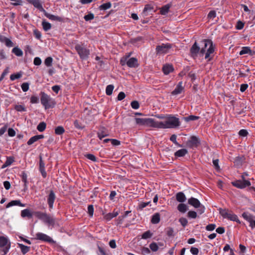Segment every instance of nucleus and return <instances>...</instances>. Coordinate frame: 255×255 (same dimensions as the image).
Returning <instances> with one entry per match:
<instances>
[{"instance_id":"18","label":"nucleus","mask_w":255,"mask_h":255,"mask_svg":"<svg viewBox=\"0 0 255 255\" xmlns=\"http://www.w3.org/2000/svg\"><path fill=\"white\" fill-rule=\"evenodd\" d=\"M0 42L4 43L8 47H12L13 45L11 40L3 35H0Z\"/></svg>"},{"instance_id":"62","label":"nucleus","mask_w":255,"mask_h":255,"mask_svg":"<svg viewBox=\"0 0 255 255\" xmlns=\"http://www.w3.org/2000/svg\"><path fill=\"white\" fill-rule=\"evenodd\" d=\"M33 63L36 66L40 65L41 64V59L38 57H36L34 58V61H33Z\"/></svg>"},{"instance_id":"16","label":"nucleus","mask_w":255,"mask_h":255,"mask_svg":"<svg viewBox=\"0 0 255 255\" xmlns=\"http://www.w3.org/2000/svg\"><path fill=\"white\" fill-rule=\"evenodd\" d=\"M126 64L130 68H135L138 66L137 59L134 57L129 58Z\"/></svg>"},{"instance_id":"25","label":"nucleus","mask_w":255,"mask_h":255,"mask_svg":"<svg viewBox=\"0 0 255 255\" xmlns=\"http://www.w3.org/2000/svg\"><path fill=\"white\" fill-rule=\"evenodd\" d=\"M13 162H14L13 157H10V156L7 157L6 158V161L1 166V168L4 169V168L6 167L7 166L10 165Z\"/></svg>"},{"instance_id":"61","label":"nucleus","mask_w":255,"mask_h":255,"mask_svg":"<svg viewBox=\"0 0 255 255\" xmlns=\"http://www.w3.org/2000/svg\"><path fill=\"white\" fill-rule=\"evenodd\" d=\"M37 139L36 137V135L35 136H32V137H31L29 140L28 141H27V143L28 145H31L32 144H33L34 142H35V141H37Z\"/></svg>"},{"instance_id":"27","label":"nucleus","mask_w":255,"mask_h":255,"mask_svg":"<svg viewBox=\"0 0 255 255\" xmlns=\"http://www.w3.org/2000/svg\"><path fill=\"white\" fill-rule=\"evenodd\" d=\"M42 26L43 30L45 31H47L51 28V24L45 20H43L42 22Z\"/></svg>"},{"instance_id":"56","label":"nucleus","mask_w":255,"mask_h":255,"mask_svg":"<svg viewBox=\"0 0 255 255\" xmlns=\"http://www.w3.org/2000/svg\"><path fill=\"white\" fill-rule=\"evenodd\" d=\"M15 110L17 112H22L25 111V108L23 105H15Z\"/></svg>"},{"instance_id":"46","label":"nucleus","mask_w":255,"mask_h":255,"mask_svg":"<svg viewBox=\"0 0 255 255\" xmlns=\"http://www.w3.org/2000/svg\"><path fill=\"white\" fill-rule=\"evenodd\" d=\"M150 203V201H148L146 202H141L139 204L137 209L138 210H142L144 208L146 207Z\"/></svg>"},{"instance_id":"24","label":"nucleus","mask_w":255,"mask_h":255,"mask_svg":"<svg viewBox=\"0 0 255 255\" xmlns=\"http://www.w3.org/2000/svg\"><path fill=\"white\" fill-rule=\"evenodd\" d=\"M15 205H18V206H20L21 207L25 206V205L21 203V202L19 200H12L6 205V208H8L11 206H15Z\"/></svg>"},{"instance_id":"38","label":"nucleus","mask_w":255,"mask_h":255,"mask_svg":"<svg viewBox=\"0 0 255 255\" xmlns=\"http://www.w3.org/2000/svg\"><path fill=\"white\" fill-rule=\"evenodd\" d=\"M114 86L113 85H109L106 89V93L107 95L110 96L112 94Z\"/></svg>"},{"instance_id":"51","label":"nucleus","mask_w":255,"mask_h":255,"mask_svg":"<svg viewBox=\"0 0 255 255\" xmlns=\"http://www.w3.org/2000/svg\"><path fill=\"white\" fill-rule=\"evenodd\" d=\"M244 23L240 20H239L236 25V28L238 30H241L244 28Z\"/></svg>"},{"instance_id":"44","label":"nucleus","mask_w":255,"mask_h":255,"mask_svg":"<svg viewBox=\"0 0 255 255\" xmlns=\"http://www.w3.org/2000/svg\"><path fill=\"white\" fill-rule=\"evenodd\" d=\"M229 213L230 212H229L226 209H220V214L224 218H227L229 216Z\"/></svg>"},{"instance_id":"36","label":"nucleus","mask_w":255,"mask_h":255,"mask_svg":"<svg viewBox=\"0 0 255 255\" xmlns=\"http://www.w3.org/2000/svg\"><path fill=\"white\" fill-rule=\"evenodd\" d=\"M46 127V124L45 122H42L39 124V125L37 127V130L40 132L43 131Z\"/></svg>"},{"instance_id":"53","label":"nucleus","mask_w":255,"mask_h":255,"mask_svg":"<svg viewBox=\"0 0 255 255\" xmlns=\"http://www.w3.org/2000/svg\"><path fill=\"white\" fill-rule=\"evenodd\" d=\"M150 249L153 251V252H156L158 249V245L155 243H152L150 244L149 245Z\"/></svg>"},{"instance_id":"19","label":"nucleus","mask_w":255,"mask_h":255,"mask_svg":"<svg viewBox=\"0 0 255 255\" xmlns=\"http://www.w3.org/2000/svg\"><path fill=\"white\" fill-rule=\"evenodd\" d=\"M55 199V195L54 192L52 190L50 191L49 195L48 197V204L50 208H52L53 206V203Z\"/></svg>"},{"instance_id":"40","label":"nucleus","mask_w":255,"mask_h":255,"mask_svg":"<svg viewBox=\"0 0 255 255\" xmlns=\"http://www.w3.org/2000/svg\"><path fill=\"white\" fill-rule=\"evenodd\" d=\"M118 215V212H114V213H109L107 215H106L105 216V218L107 220H110L111 219H112V218L117 216Z\"/></svg>"},{"instance_id":"10","label":"nucleus","mask_w":255,"mask_h":255,"mask_svg":"<svg viewBox=\"0 0 255 255\" xmlns=\"http://www.w3.org/2000/svg\"><path fill=\"white\" fill-rule=\"evenodd\" d=\"M242 217L250 223V226L252 229L255 228V220L254 219V217L252 215L244 212L242 214Z\"/></svg>"},{"instance_id":"21","label":"nucleus","mask_w":255,"mask_h":255,"mask_svg":"<svg viewBox=\"0 0 255 255\" xmlns=\"http://www.w3.org/2000/svg\"><path fill=\"white\" fill-rule=\"evenodd\" d=\"M173 67L172 65L166 64L163 66L162 71L164 74L168 75L173 71Z\"/></svg>"},{"instance_id":"48","label":"nucleus","mask_w":255,"mask_h":255,"mask_svg":"<svg viewBox=\"0 0 255 255\" xmlns=\"http://www.w3.org/2000/svg\"><path fill=\"white\" fill-rule=\"evenodd\" d=\"M152 236V234L150 231H147L144 232L142 235V238L143 239H147L150 238Z\"/></svg>"},{"instance_id":"4","label":"nucleus","mask_w":255,"mask_h":255,"mask_svg":"<svg viewBox=\"0 0 255 255\" xmlns=\"http://www.w3.org/2000/svg\"><path fill=\"white\" fill-rule=\"evenodd\" d=\"M40 101L46 110L54 107L55 105V101L44 92L41 93Z\"/></svg>"},{"instance_id":"37","label":"nucleus","mask_w":255,"mask_h":255,"mask_svg":"<svg viewBox=\"0 0 255 255\" xmlns=\"http://www.w3.org/2000/svg\"><path fill=\"white\" fill-rule=\"evenodd\" d=\"M65 132L64 128L62 126H58L55 129V133L57 135H61Z\"/></svg>"},{"instance_id":"23","label":"nucleus","mask_w":255,"mask_h":255,"mask_svg":"<svg viewBox=\"0 0 255 255\" xmlns=\"http://www.w3.org/2000/svg\"><path fill=\"white\" fill-rule=\"evenodd\" d=\"M108 135L109 133L107 130L104 128H101L99 131L98 132V136L100 139H102V138Z\"/></svg>"},{"instance_id":"15","label":"nucleus","mask_w":255,"mask_h":255,"mask_svg":"<svg viewBox=\"0 0 255 255\" xmlns=\"http://www.w3.org/2000/svg\"><path fill=\"white\" fill-rule=\"evenodd\" d=\"M245 54H249L250 55L253 56L255 54V51H252L250 47H243L242 50L239 53V54L240 55H243Z\"/></svg>"},{"instance_id":"60","label":"nucleus","mask_w":255,"mask_h":255,"mask_svg":"<svg viewBox=\"0 0 255 255\" xmlns=\"http://www.w3.org/2000/svg\"><path fill=\"white\" fill-rule=\"evenodd\" d=\"M179 221L183 227H185L187 225V223H188L187 220L185 218H180L179 220Z\"/></svg>"},{"instance_id":"11","label":"nucleus","mask_w":255,"mask_h":255,"mask_svg":"<svg viewBox=\"0 0 255 255\" xmlns=\"http://www.w3.org/2000/svg\"><path fill=\"white\" fill-rule=\"evenodd\" d=\"M199 143V139L195 136H192L190 139L187 141L186 146L189 147H197Z\"/></svg>"},{"instance_id":"9","label":"nucleus","mask_w":255,"mask_h":255,"mask_svg":"<svg viewBox=\"0 0 255 255\" xmlns=\"http://www.w3.org/2000/svg\"><path fill=\"white\" fill-rule=\"evenodd\" d=\"M38 217L45 223L49 225L54 224V219L45 213H40Z\"/></svg>"},{"instance_id":"17","label":"nucleus","mask_w":255,"mask_h":255,"mask_svg":"<svg viewBox=\"0 0 255 255\" xmlns=\"http://www.w3.org/2000/svg\"><path fill=\"white\" fill-rule=\"evenodd\" d=\"M183 90L184 87L182 86V82H179L171 94L172 95H177L181 94Z\"/></svg>"},{"instance_id":"59","label":"nucleus","mask_w":255,"mask_h":255,"mask_svg":"<svg viewBox=\"0 0 255 255\" xmlns=\"http://www.w3.org/2000/svg\"><path fill=\"white\" fill-rule=\"evenodd\" d=\"M88 212L91 217L93 216L94 207L92 205H89L88 207Z\"/></svg>"},{"instance_id":"49","label":"nucleus","mask_w":255,"mask_h":255,"mask_svg":"<svg viewBox=\"0 0 255 255\" xmlns=\"http://www.w3.org/2000/svg\"><path fill=\"white\" fill-rule=\"evenodd\" d=\"M188 217L192 219H195L197 217V213L195 211H190L188 212Z\"/></svg>"},{"instance_id":"47","label":"nucleus","mask_w":255,"mask_h":255,"mask_svg":"<svg viewBox=\"0 0 255 255\" xmlns=\"http://www.w3.org/2000/svg\"><path fill=\"white\" fill-rule=\"evenodd\" d=\"M131 107L132 109L134 110H137L139 107V104L138 102L137 101H133L131 102L130 104Z\"/></svg>"},{"instance_id":"5","label":"nucleus","mask_w":255,"mask_h":255,"mask_svg":"<svg viewBox=\"0 0 255 255\" xmlns=\"http://www.w3.org/2000/svg\"><path fill=\"white\" fill-rule=\"evenodd\" d=\"M75 49L79 54L80 58L82 60L88 59L90 54V50L83 47L82 45L77 44L75 46Z\"/></svg>"},{"instance_id":"58","label":"nucleus","mask_w":255,"mask_h":255,"mask_svg":"<svg viewBox=\"0 0 255 255\" xmlns=\"http://www.w3.org/2000/svg\"><path fill=\"white\" fill-rule=\"evenodd\" d=\"M216 16V13L215 10L210 11L208 14V18L209 19H214Z\"/></svg>"},{"instance_id":"8","label":"nucleus","mask_w":255,"mask_h":255,"mask_svg":"<svg viewBox=\"0 0 255 255\" xmlns=\"http://www.w3.org/2000/svg\"><path fill=\"white\" fill-rule=\"evenodd\" d=\"M188 203L196 208H199L198 210L200 214H202L204 212V207L201 205L200 201L196 198L191 197L188 199Z\"/></svg>"},{"instance_id":"41","label":"nucleus","mask_w":255,"mask_h":255,"mask_svg":"<svg viewBox=\"0 0 255 255\" xmlns=\"http://www.w3.org/2000/svg\"><path fill=\"white\" fill-rule=\"evenodd\" d=\"M10 248V244L5 247L3 250H0V255H5Z\"/></svg>"},{"instance_id":"52","label":"nucleus","mask_w":255,"mask_h":255,"mask_svg":"<svg viewBox=\"0 0 255 255\" xmlns=\"http://www.w3.org/2000/svg\"><path fill=\"white\" fill-rule=\"evenodd\" d=\"M166 234L169 237H174V234L173 229L171 228H168L166 230Z\"/></svg>"},{"instance_id":"22","label":"nucleus","mask_w":255,"mask_h":255,"mask_svg":"<svg viewBox=\"0 0 255 255\" xmlns=\"http://www.w3.org/2000/svg\"><path fill=\"white\" fill-rule=\"evenodd\" d=\"M10 244L7 238L4 236L0 237V247H5L8 246V244Z\"/></svg>"},{"instance_id":"32","label":"nucleus","mask_w":255,"mask_h":255,"mask_svg":"<svg viewBox=\"0 0 255 255\" xmlns=\"http://www.w3.org/2000/svg\"><path fill=\"white\" fill-rule=\"evenodd\" d=\"M151 222L153 224H157L160 221V215L159 213H156L153 215L151 219Z\"/></svg>"},{"instance_id":"54","label":"nucleus","mask_w":255,"mask_h":255,"mask_svg":"<svg viewBox=\"0 0 255 255\" xmlns=\"http://www.w3.org/2000/svg\"><path fill=\"white\" fill-rule=\"evenodd\" d=\"M33 34L35 37L38 39H40L41 37V32L39 31L38 29H35L33 31Z\"/></svg>"},{"instance_id":"55","label":"nucleus","mask_w":255,"mask_h":255,"mask_svg":"<svg viewBox=\"0 0 255 255\" xmlns=\"http://www.w3.org/2000/svg\"><path fill=\"white\" fill-rule=\"evenodd\" d=\"M21 87L23 92H27L29 89V84L26 82L23 83L21 85Z\"/></svg>"},{"instance_id":"1","label":"nucleus","mask_w":255,"mask_h":255,"mask_svg":"<svg viewBox=\"0 0 255 255\" xmlns=\"http://www.w3.org/2000/svg\"><path fill=\"white\" fill-rule=\"evenodd\" d=\"M202 42L204 43L203 47L200 49L197 43L195 42L191 47L190 52L192 57H197L199 53L201 56L205 54V59L210 61L213 58L215 52L213 42L210 39H204Z\"/></svg>"},{"instance_id":"57","label":"nucleus","mask_w":255,"mask_h":255,"mask_svg":"<svg viewBox=\"0 0 255 255\" xmlns=\"http://www.w3.org/2000/svg\"><path fill=\"white\" fill-rule=\"evenodd\" d=\"M8 72H9L8 68L7 67L3 70V72L2 73V74L0 77V82L3 80V79L5 77V76H6L8 73Z\"/></svg>"},{"instance_id":"3","label":"nucleus","mask_w":255,"mask_h":255,"mask_svg":"<svg viewBox=\"0 0 255 255\" xmlns=\"http://www.w3.org/2000/svg\"><path fill=\"white\" fill-rule=\"evenodd\" d=\"M154 118H135L136 123L141 126L157 128V119L152 115Z\"/></svg>"},{"instance_id":"20","label":"nucleus","mask_w":255,"mask_h":255,"mask_svg":"<svg viewBox=\"0 0 255 255\" xmlns=\"http://www.w3.org/2000/svg\"><path fill=\"white\" fill-rule=\"evenodd\" d=\"M171 7V3H168L160 8V13L161 15H165L169 12L170 8Z\"/></svg>"},{"instance_id":"45","label":"nucleus","mask_w":255,"mask_h":255,"mask_svg":"<svg viewBox=\"0 0 255 255\" xmlns=\"http://www.w3.org/2000/svg\"><path fill=\"white\" fill-rule=\"evenodd\" d=\"M84 18L87 21H90L94 18V15L93 13L90 12L88 14L85 15Z\"/></svg>"},{"instance_id":"12","label":"nucleus","mask_w":255,"mask_h":255,"mask_svg":"<svg viewBox=\"0 0 255 255\" xmlns=\"http://www.w3.org/2000/svg\"><path fill=\"white\" fill-rule=\"evenodd\" d=\"M36 240H40L44 242H46L48 243L53 242L52 239L47 235L42 233H38L36 234Z\"/></svg>"},{"instance_id":"33","label":"nucleus","mask_w":255,"mask_h":255,"mask_svg":"<svg viewBox=\"0 0 255 255\" xmlns=\"http://www.w3.org/2000/svg\"><path fill=\"white\" fill-rule=\"evenodd\" d=\"M227 218H228V219H229L231 221H236L237 223H240V221L238 219L237 216L235 214H232L230 212L229 214V216H228V217Z\"/></svg>"},{"instance_id":"63","label":"nucleus","mask_w":255,"mask_h":255,"mask_svg":"<svg viewBox=\"0 0 255 255\" xmlns=\"http://www.w3.org/2000/svg\"><path fill=\"white\" fill-rule=\"evenodd\" d=\"M125 97H126V95H125V93L123 92H121L118 94V96L117 97V99L119 101H121V100H123L125 98Z\"/></svg>"},{"instance_id":"28","label":"nucleus","mask_w":255,"mask_h":255,"mask_svg":"<svg viewBox=\"0 0 255 255\" xmlns=\"http://www.w3.org/2000/svg\"><path fill=\"white\" fill-rule=\"evenodd\" d=\"M178 210L181 213H185L188 210L187 206L184 204H179L177 206Z\"/></svg>"},{"instance_id":"30","label":"nucleus","mask_w":255,"mask_h":255,"mask_svg":"<svg viewBox=\"0 0 255 255\" xmlns=\"http://www.w3.org/2000/svg\"><path fill=\"white\" fill-rule=\"evenodd\" d=\"M12 52L17 56H22L23 55L22 51L18 47H14L12 50Z\"/></svg>"},{"instance_id":"26","label":"nucleus","mask_w":255,"mask_h":255,"mask_svg":"<svg viewBox=\"0 0 255 255\" xmlns=\"http://www.w3.org/2000/svg\"><path fill=\"white\" fill-rule=\"evenodd\" d=\"M186 198L182 192H179L176 194V200L181 203L184 202L185 201Z\"/></svg>"},{"instance_id":"13","label":"nucleus","mask_w":255,"mask_h":255,"mask_svg":"<svg viewBox=\"0 0 255 255\" xmlns=\"http://www.w3.org/2000/svg\"><path fill=\"white\" fill-rule=\"evenodd\" d=\"M27 2L32 4L35 7L39 9L41 12H45L40 0H27Z\"/></svg>"},{"instance_id":"2","label":"nucleus","mask_w":255,"mask_h":255,"mask_svg":"<svg viewBox=\"0 0 255 255\" xmlns=\"http://www.w3.org/2000/svg\"><path fill=\"white\" fill-rule=\"evenodd\" d=\"M154 117L157 119L158 128H175L180 125L179 119L175 117L162 114L155 115Z\"/></svg>"},{"instance_id":"14","label":"nucleus","mask_w":255,"mask_h":255,"mask_svg":"<svg viewBox=\"0 0 255 255\" xmlns=\"http://www.w3.org/2000/svg\"><path fill=\"white\" fill-rule=\"evenodd\" d=\"M43 13L47 18L51 20L58 21L59 22L63 21V18L62 17L49 13L46 12V10H45V12H44Z\"/></svg>"},{"instance_id":"29","label":"nucleus","mask_w":255,"mask_h":255,"mask_svg":"<svg viewBox=\"0 0 255 255\" xmlns=\"http://www.w3.org/2000/svg\"><path fill=\"white\" fill-rule=\"evenodd\" d=\"M19 247L20 248L22 253L25 255L29 251L30 247L24 246L22 244H18Z\"/></svg>"},{"instance_id":"64","label":"nucleus","mask_w":255,"mask_h":255,"mask_svg":"<svg viewBox=\"0 0 255 255\" xmlns=\"http://www.w3.org/2000/svg\"><path fill=\"white\" fill-rule=\"evenodd\" d=\"M249 86L247 84H242L240 86V91L241 92H244L248 88Z\"/></svg>"},{"instance_id":"35","label":"nucleus","mask_w":255,"mask_h":255,"mask_svg":"<svg viewBox=\"0 0 255 255\" xmlns=\"http://www.w3.org/2000/svg\"><path fill=\"white\" fill-rule=\"evenodd\" d=\"M112 4L110 2H108L105 3H103V4L101 5L99 7V8L100 10H107L108 9H109L111 7Z\"/></svg>"},{"instance_id":"42","label":"nucleus","mask_w":255,"mask_h":255,"mask_svg":"<svg viewBox=\"0 0 255 255\" xmlns=\"http://www.w3.org/2000/svg\"><path fill=\"white\" fill-rule=\"evenodd\" d=\"M53 59L51 57H47L44 61L45 65L47 67H50L52 65Z\"/></svg>"},{"instance_id":"34","label":"nucleus","mask_w":255,"mask_h":255,"mask_svg":"<svg viewBox=\"0 0 255 255\" xmlns=\"http://www.w3.org/2000/svg\"><path fill=\"white\" fill-rule=\"evenodd\" d=\"M21 216L22 217H28L29 218H31L32 216L31 213L28 209H24L22 210L21 212Z\"/></svg>"},{"instance_id":"6","label":"nucleus","mask_w":255,"mask_h":255,"mask_svg":"<svg viewBox=\"0 0 255 255\" xmlns=\"http://www.w3.org/2000/svg\"><path fill=\"white\" fill-rule=\"evenodd\" d=\"M173 44L166 43H162L157 45L155 48V52L157 55H164L169 52L170 50L173 47Z\"/></svg>"},{"instance_id":"7","label":"nucleus","mask_w":255,"mask_h":255,"mask_svg":"<svg viewBox=\"0 0 255 255\" xmlns=\"http://www.w3.org/2000/svg\"><path fill=\"white\" fill-rule=\"evenodd\" d=\"M242 180H238L232 182V184L235 187L240 188L243 189L247 186H250L251 184V182L245 179L244 175L242 176Z\"/></svg>"},{"instance_id":"50","label":"nucleus","mask_w":255,"mask_h":255,"mask_svg":"<svg viewBox=\"0 0 255 255\" xmlns=\"http://www.w3.org/2000/svg\"><path fill=\"white\" fill-rule=\"evenodd\" d=\"M74 125L75 127L78 129H82L84 128V126L81 124V123H79V122L77 120L74 121Z\"/></svg>"},{"instance_id":"39","label":"nucleus","mask_w":255,"mask_h":255,"mask_svg":"<svg viewBox=\"0 0 255 255\" xmlns=\"http://www.w3.org/2000/svg\"><path fill=\"white\" fill-rule=\"evenodd\" d=\"M199 119V117L195 116H193V115H191V116L183 118V120L187 122L189 121H190L197 120H198Z\"/></svg>"},{"instance_id":"31","label":"nucleus","mask_w":255,"mask_h":255,"mask_svg":"<svg viewBox=\"0 0 255 255\" xmlns=\"http://www.w3.org/2000/svg\"><path fill=\"white\" fill-rule=\"evenodd\" d=\"M187 152L188 151L186 149H181L177 151L175 153V155L177 157H182L187 154Z\"/></svg>"},{"instance_id":"43","label":"nucleus","mask_w":255,"mask_h":255,"mask_svg":"<svg viewBox=\"0 0 255 255\" xmlns=\"http://www.w3.org/2000/svg\"><path fill=\"white\" fill-rule=\"evenodd\" d=\"M22 76V74L20 73H17L16 74H11L10 76V79L11 81H14L16 79H18Z\"/></svg>"}]
</instances>
